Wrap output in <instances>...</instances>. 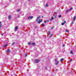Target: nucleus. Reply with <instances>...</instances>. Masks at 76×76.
Returning a JSON list of instances; mask_svg holds the SVG:
<instances>
[{"mask_svg":"<svg viewBox=\"0 0 76 76\" xmlns=\"http://www.w3.org/2000/svg\"><path fill=\"white\" fill-rule=\"evenodd\" d=\"M40 61V60L39 59H36L35 60V62L36 63H38Z\"/></svg>","mask_w":76,"mask_h":76,"instance_id":"1","label":"nucleus"},{"mask_svg":"<svg viewBox=\"0 0 76 76\" xmlns=\"http://www.w3.org/2000/svg\"><path fill=\"white\" fill-rule=\"evenodd\" d=\"M42 20H41V19H39L38 21L37 22L38 23H40L41 22H42Z\"/></svg>","mask_w":76,"mask_h":76,"instance_id":"2","label":"nucleus"},{"mask_svg":"<svg viewBox=\"0 0 76 76\" xmlns=\"http://www.w3.org/2000/svg\"><path fill=\"white\" fill-rule=\"evenodd\" d=\"M33 18V16H29L28 18H27V19H32Z\"/></svg>","mask_w":76,"mask_h":76,"instance_id":"3","label":"nucleus"},{"mask_svg":"<svg viewBox=\"0 0 76 76\" xmlns=\"http://www.w3.org/2000/svg\"><path fill=\"white\" fill-rule=\"evenodd\" d=\"M1 23V22H0V29L2 28V25Z\"/></svg>","mask_w":76,"mask_h":76,"instance_id":"4","label":"nucleus"},{"mask_svg":"<svg viewBox=\"0 0 76 76\" xmlns=\"http://www.w3.org/2000/svg\"><path fill=\"white\" fill-rule=\"evenodd\" d=\"M66 23V21H64V23H61V25H64V23Z\"/></svg>","mask_w":76,"mask_h":76,"instance_id":"5","label":"nucleus"},{"mask_svg":"<svg viewBox=\"0 0 76 76\" xmlns=\"http://www.w3.org/2000/svg\"><path fill=\"white\" fill-rule=\"evenodd\" d=\"M58 63H59V61H56V63L55 64V65H58Z\"/></svg>","mask_w":76,"mask_h":76,"instance_id":"6","label":"nucleus"},{"mask_svg":"<svg viewBox=\"0 0 76 76\" xmlns=\"http://www.w3.org/2000/svg\"><path fill=\"white\" fill-rule=\"evenodd\" d=\"M76 16H75L74 17V18H73V21H75V20H76Z\"/></svg>","mask_w":76,"mask_h":76,"instance_id":"7","label":"nucleus"},{"mask_svg":"<svg viewBox=\"0 0 76 76\" xmlns=\"http://www.w3.org/2000/svg\"><path fill=\"white\" fill-rule=\"evenodd\" d=\"M70 53L71 54H73V51L72 50L70 51Z\"/></svg>","mask_w":76,"mask_h":76,"instance_id":"8","label":"nucleus"},{"mask_svg":"<svg viewBox=\"0 0 76 76\" xmlns=\"http://www.w3.org/2000/svg\"><path fill=\"white\" fill-rule=\"evenodd\" d=\"M18 28V26H16L15 28V30H17Z\"/></svg>","mask_w":76,"mask_h":76,"instance_id":"9","label":"nucleus"},{"mask_svg":"<svg viewBox=\"0 0 76 76\" xmlns=\"http://www.w3.org/2000/svg\"><path fill=\"white\" fill-rule=\"evenodd\" d=\"M7 53H10V49H8L7 50Z\"/></svg>","mask_w":76,"mask_h":76,"instance_id":"10","label":"nucleus"},{"mask_svg":"<svg viewBox=\"0 0 76 76\" xmlns=\"http://www.w3.org/2000/svg\"><path fill=\"white\" fill-rule=\"evenodd\" d=\"M8 18L9 19H10L11 18V16H10V15H9L8 17Z\"/></svg>","mask_w":76,"mask_h":76,"instance_id":"11","label":"nucleus"},{"mask_svg":"<svg viewBox=\"0 0 76 76\" xmlns=\"http://www.w3.org/2000/svg\"><path fill=\"white\" fill-rule=\"evenodd\" d=\"M31 42H29L28 43V45H31Z\"/></svg>","mask_w":76,"mask_h":76,"instance_id":"12","label":"nucleus"},{"mask_svg":"<svg viewBox=\"0 0 76 76\" xmlns=\"http://www.w3.org/2000/svg\"><path fill=\"white\" fill-rule=\"evenodd\" d=\"M31 44L32 45H33L34 46V45H35V43H33Z\"/></svg>","mask_w":76,"mask_h":76,"instance_id":"13","label":"nucleus"},{"mask_svg":"<svg viewBox=\"0 0 76 76\" xmlns=\"http://www.w3.org/2000/svg\"><path fill=\"white\" fill-rule=\"evenodd\" d=\"M63 60H64V58H62L61 59V61H63Z\"/></svg>","mask_w":76,"mask_h":76,"instance_id":"14","label":"nucleus"},{"mask_svg":"<svg viewBox=\"0 0 76 76\" xmlns=\"http://www.w3.org/2000/svg\"><path fill=\"white\" fill-rule=\"evenodd\" d=\"M27 56H28V53H26V54L25 55V57H26Z\"/></svg>","mask_w":76,"mask_h":76,"instance_id":"15","label":"nucleus"},{"mask_svg":"<svg viewBox=\"0 0 76 76\" xmlns=\"http://www.w3.org/2000/svg\"><path fill=\"white\" fill-rule=\"evenodd\" d=\"M20 9H18L17 10V12H19V11H20Z\"/></svg>","mask_w":76,"mask_h":76,"instance_id":"16","label":"nucleus"},{"mask_svg":"<svg viewBox=\"0 0 76 76\" xmlns=\"http://www.w3.org/2000/svg\"><path fill=\"white\" fill-rule=\"evenodd\" d=\"M69 12V11L68 10H67L66 11V13H68Z\"/></svg>","mask_w":76,"mask_h":76,"instance_id":"17","label":"nucleus"},{"mask_svg":"<svg viewBox=\"0 0 76 76\" xmlns=\"http://www.w3.org/2000/svg\"><path fill=\"white\" fill-rule=\"evenodd\" d=\"M66 32H69V30H68V29H66Z\"/></svg>","mask_w":76,"mask_h":76,"instance_id":"18","label":"nucleus"},{"mask_svg":"<svg viewBox=\"0 0 76 76\" xmlns=\"http://www.w3.org/2000/svg\"><path fill=\"white\" fill-rule=\"evenodd\" d=\"M61 15H60L58 16V18H61Z\"/></svg>","mask_w":76,"mask_h":76,"instance_id":"19","label":"nucleus"},{"mask_svg":"<svg viewBox=\"0 0 76 76\" xmlns=\"http://www.w3.org/2000/svg\"><path fill=\"white\" fill-rule=\"evenodd\" d=\"M74 23V22L73 21H72V22L71 23V24L73 25Z\"/></svg>","mask_w":76,"mask_h":76,"instance_id":"20","label":"nucleus"},{"mask_svg":"<svg viewBox=\"0 0 76 76\" xmlns=\"http://www.w3.org/2000/svg\"><path fill=\"white\" fill-rule=\"evenodd\" d=\"M45 6H46V7H48V5L46 4Z\"/></svg>","mask_w":76,"mask_h":76,"instance_id":"21","label":"nucleus"},{"mask_svg":"<svg viewBox=\"0 0 76 76\" xmlns=\"http://www.w3.org/2000/svg\"><path fill=\"white\" fill-rule=\"evenodd\" d=\"M54 19V18L53 17H52V18L50 19V20H51L53 19Z\"/></svg>","mask_w":76,"mask_h":76,"instance_id":"22","label":"nucleus"},{"mask_svg":"<svg viewBox=\"0 0 76 76\" xmlns=\"http://www.w3.org/2000/svg\"><path fill=\"white\" fill-rule=\"evenodd\" d=\"M49 22V21L48 20H46V22H45V23H46V22Z\"/></svg>","mask_w":76,"mask_h":76,"instance_id":"23","label":"nucleus"},{"mask_svg":"<svg viewBox=\"0 0 76 76\" xmlns=\"http://www.w3.org/2000/svg\"><path fill=\"white\" fill-rule=\"evenodd\" d=\"M7 44H6L4 46V47H6V46H7Z\"/></svg>","mask_w":76,"mask_h":76,"instance_id":"24","label":"nucleus"},{"mask_svg":"<svg viewBox=\"0 0 76 76\" xmlns=\"http://www.w3.org/2000/svg\"><path fill=\"white\" fill-rule=\"evenodd\" d=\"M72 9H73V7H71L70 9V10L71 11V10H72Z\"/></svg>","mask_w":76,"mask_h":76,"instance_id":"25","label":"nucleus"},{"mask_svg":"<svg viewBox=\"0 0 76 76\" xmlns=\"http://www.w3.org/2000/svg\"><path fill=\"white\" fill-rule=\"evenodd\" d=\"M42 26H45V25L44 24H42Z\"/></svg>","mask_w":76,"mask_h":76,"instance_id":"26","label":"nucleus"},{"mask_svg":"<svg viewBox=\"0 0 76 76\" xmlns=\"http://www.w3.org/2000/svg\"><path fill=\"white\" fill-rule=\"evenodd\" d=\"M3 35H4V34H3V33H2V34H1V35H2V36H3Z\"/></svg>","mask_w":76,"mask_h":76,"instance_id":"27","label":"nucleus"},{"mask_svg":"<svg viewBox=\"0 0 76 76\" xmlns=\"http://www.w3.org/2000/svg\"><path fill=\"white\" fill-rule=\"evenodd\" d=\"M37 18H39V19L40 18H41V16H39Z\"/></svg>","mask_w":76,"mask_h":76,"instance_id":"28","label":"nucleus"},{"mask_svg":"<svg viewBox=\"0 0 76 76\" xmlns=\"http://www.w3.org/2000/svg\"><path fill=\"white\" fill-rule=\"evenodd\" d=\"M72 61V59H71V60H70V62H71Z\"/></svg>","mask_w":76,"mask_h":76,"instance_id":"29","label":"nucleus"},{"mask_svg":"<svg viewBox=\"0 0 76 76\" xmlns=\"http://www.w3.org/2000/svg\"><path fill=\"white\" fill-rule=\"evenodd\" d=\"M63 47H64V46H65V45H64V44L63 45Z\"/></svg>","mask_w":76,"mask_h":76,"instance_id":"30","label":"nucleus"},{"mask_svg":"<svg viewBox=\"0 0 76 76\" xmlns=\"http://www.w3.org/2000/svg\"><path fill=\"white\" fill-rule=\"evenodd\" d=\"M15 44V42H14L12 44V45H14Z\"/></svg>","mask_w":76,"mask_h":76,"instance_id":"31","label":"nucleus"},{"mask_svg":"<svg viewBox=\"0 0 76 76\" xmlns=\"http://www.w3.org/2000/svg\"><path fill=\"white\" fill-rule=\"evenodd\" d=\"M38 19H39V18H37V20H37V21L38 20Z\"/></svg>","mask_w":76,"mask_h":76,"instance_id":"32","label":"nucleus"},{"mask_svg":"<svg viewBox=\"0 0 76 76\" xmlns=\"http://www.w3.org/2000/svg\"><path fill=\"white\" fill-rule=\"evenodd\" d=\"M53 34H52L50 36V37H51Z\"/></svg>","mask_w":76,"mask_h":76,"instance_id":"33","label":"nucleus"},{"mask_svg":"<svg viewBox=\"0 0 76 76\" xmlns=\"http://www.w3.org/2000/svg\"><path fill=\"white\" fill-rule=\"evenodd\" d=\"M55 61H57V59H55Z\"/></svg>","mask_w":76,"mask_h":76,"instance_id":"34","label":"nucleus"},{"mask_svg":"<svg viewBox=\"0 0 76 76\" xmlns=\"http://www.w3.org/2000/svg\"><path fill=\"white\" fill-rule=\"evenodd\" d=\"M53 29V27H52L51 28V29Z\"/></svg>","mask_w":76,"mask_h":76,"instance_id":"35","label":"nucleus"},{"mask_svg":"<svg viewBox=\"0 0 76 76\" xmlns=\"http://www.w3.org/2000/svg\"><path fill=\"white\" fill-rule=\"evenodd\" d=\"M48 32L50 33V31H48Z\"/></svg>","mask_w":76,"mask_h":76,"instance_id":"36","label":"nucleus"},{"mask_svg":"<svg viewBox=\"0 0 76 76\" xmlns=\"http://www.w3.org/2000/svg\"><path fill=\"white\" fill-rule=\"evenodd\" d=\"M19 17H20L19 15H18V18H19Z\"/></svg>","mask_w":76,"mask_h":76,"instance_id":"37","label":"nucleus"},{"mask_svg":"<svg viewBox=\"0 0 76 76\" xmlns=\"http://www.w3.org/2000/svg\"><path fill=\"white\" fill-rule=\"evenodd\" d=\"M37 28V26L35 27V28Z\"/></svg>","mask_w":76,"mask_h":76,"instance_id":"38","label":"nucleus"},{"mask_svg":"<svg viewBox=\"0 0 76 76\" xmlns=\"http://www.w3.org/2000/svg\"><path fill=\"white\" fill-rule=\"evenodd\" d=\"M42 18H43V16H42Z\"/></svg>","mask_w":76,"mask_h":76,"instance_id":"39","label":"nucleus"},{"mask_svg":"<svg viewBox=\"0 0 76 76\" xmlns=\"http://www.w3.org/2000/svg\"><path fill=\"white\" fill-rule=\"evenodd\" d=\"M72 72H70V73H72Z\"/></svg>","mask_w":76,"mask_h":76,"instance_id":"40","label":"nucleus"},{"mask_svg":"<svg viewBox=\"0 0 76 76\" xmlns=\"http://www.w3.org/2000/svg\"><path fill=\"white\" fill-rule=\"evenodd\" d=\"M28 1H30V0H28Z\"/></svg>","mask_w":76,"mask_h":76,"instance_id":"41","label":"nucleus"}]
</instances>
